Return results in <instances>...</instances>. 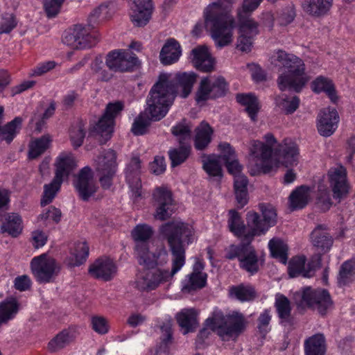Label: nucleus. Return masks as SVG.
<instances>
[{
	"label": "nucleus",
	"instance_id": "8fccbe9b",
	"mask_svg": "<svg viewBox=\"0 0 355 355\" xmlns=\"http://www.w3.org/2000/svg\"><path fill=\"white\" fill-rule=\"evenodd\" d=\"M51 141V137L49 135L33 140L29 145V158L35 159L43 154L49 147Z\"/></svg>",
	"mask_w": 355,
	"mask_h": 355
},
{
	"label": "nucleus",
	"instance_id": "0eeeda50",
	"mask_svg": "<svg viewBox=\"0 0 355 355\" xmlns=\"http://www.w3.org/2000/svg\"><path fill=\"white\" fill-rule=\"evenodd\" d=\"M263 139L266 144L258 140L251 141L249 150L250 159L256 165L257 169L266 173L275 165L272 147L277 143V140L271 133L266 134Z\"/></svg>",
	"mask_w": 355,
	"mask_h": 355
},
{
	"label": "nucleus",
	"instance_id": "680f3d73",
	"mask_svg": "<svg viewBox=\"0 0 355 355\" xmlns=\"http://www.w3.org/2000/svg\"><path fill=\"white\" fill-rule=\"evenodd\" d=\"M108 9L105 4H101L94 8L88 17L89 27L94 28L100 21L105 19L107 16Z\"/></svg>",
	"mask_w": 355,
	"mask_h": 355
},
{
	"label": "nucleus",
	"instance_id": "6e6552de",
	"mask_svg": "<svg viewBox=\"0 0 355 355\" xmlns=\"http://www.w3.org/2000/svg\"><path fill=\"white\" fill-rule=\"evenodd\" d=\"M251 242H241L240 245H232L227 250L226 257L238 259L241 268L253 275L258 272L259 261L254 248Z\"/></svg>",
	"mask_w": 355,
	"mask_h": 355
},
{
	"label": "nucleus",
	"instance_id": "cd10ccee",
	"mask_svg": "<svg viewBox=\"0 0 355 355\" xmlns=\"http://www.w3.org/2000/svg\"><path fill=\"white\" fill-rule=\"evenodd\" d=\"M116 272V267L113 261L109 258H100L89 268V273L96 279L104 281L112 279Z\"/></svg>",
	"mask_w": 355,
	"mask_h": 355
},
{
	"label": "nucleus",
	"instance_id": "a878e982",
	"mask_svg": "<svg viewBox=\"0 0 355 355\" xmlns=\"http://www.w3.org/2000/svg\"><path fill=\"white\" fill-rule=\"evenodd\" d=\"M141 161L139 157H133L126 168V179L132 192L134 201H138L142 196L141 184L137 177L141 168Z\"/></svg>",
	"mask_w": 355,
	"mask_h": 355
},
{
	"label": "nucleus",
	"instance_id": "7ed1b4c3",
	"mask_svg": "<svg viewBox=\"0 0 355 355\" xmlns=\"http://www.w3.org/2000/svg\"><path fill=\"white\" fill-rule=\"evenodd\" d=\"M234 2L235 0H216L204 8L205 26L217 48L227 46L233 42L236 21L232 10Z\"/></svg>",
	"mask_w": 355,
	"mask_h": 355
},
{
	"label": "nucleus",
	"instance_id": "e2e57ef3",
	"mask_svg": "<svg viewBox=\"0 0 355 355\" xmlns=\"http://www.w3.org/2000/svg\"><path fill=\"white\" fill-rule=\"evenodd\" d=\"M85 136V131L81 123L73 126L70 130V139L75 148L80 147Z\"/></svg>",
	"mask_w": 355,
	"mask_h": 355
},
{
	"label": "nucleus",
	"instance_id": "bf43d9fd",
	"mask_svg": "<svg viewBox=\"0 0 355 355\" xmlns=\"http://www.w3.org/2000/svg\"><path fill=\"white\" fill-rule=\"evenodd\" d=\"M162 337L160 346L156 349L155 355H168V344L171 340V325L169 323L164 324L161 327Z\"/></svg>",
	"mask_w": 355,
	"mask_h": 355
},
{
	"label": "nucleus",
	"instance_id": "f704fd0d",
	"mask_svg": "<svg viewBox=\"0 0 355 355\" xmlns=\"http://www.w3.org/2000/svg\"><path fill=\"white\" fill-rule=\"evenodd\" d=\"M332 3L333 0H304L302 8L309 15L320 17L329 10Z\"/></svg>",
	"mask_w": 355,
	"mask_h": 355
},
{
	"label": "nucleus",
	"instance_id": "864d4df0",
	"mask_svg": "<svg viewBox=\"0 0 355 355\" xmlns=\"http://www.w3.org/2000/svg\"><path fill=\"white\" fill-rule=\"evenodd\" d=\"M355 277V261L349 260L343 263L339 271L338 283L345 286L354 281Z\"/></svg>",
	"mask_w": 355,
	"mask_h": 355
},
{
	"label": "nucleus",
	"instance_id": "c9c22d12",
	"mask_svg": "<svg viewBox=\"0 0 355 355\" xmlns=\"http://www.w3.org/2000/svg\"><path fill=\"white\" fill-rule=\"evenodd\" d=\"M198 312L194 309H182L176 315L179 325L184 330V334L193 331L198 325Z\"/></svg>",
	"mask_w": 355,
	"mask_h": 355
},
{
	"label": "nucleus",
	"instance_id": "a19ab883",
	"mask_svg": "<svg viewBox=\"0 0 355 355\" xmlns=\"http://www.w3.org/2000/svg\"><path fill=\"white\" fill-rule=\"evenodd\" d=\"M239 35L256 36L259 33V24L249 14L237 11Z\"/></svg>",
	"mask_w": 355,
	"mask_h": 355
},
{
	"label": "nucleus",
	"instance_id": "a18cd8bd",
	"mask_svg": "<svg viewBox=\"0 0 355 355\" xmlns=\"http://www.w3.org/2000/svg\"><path fill=\"white\" fill-rule=\"evenodd\" d=\"M275 306L281 323H289L291 321V307L289 300L282 294L275 295Z\"/></svg>",
	"mask_w": 355,
	"mask_h": 355
},
{
	"label": "nucleus",
	"instance_id": "c03bdc74",
	"mask_svg": "<svg viewBox=\"0 0 355 355\" xmlns=\"http://www.w3.org/2000/svg\"><path fill=\"white\" fill-rule=\"evenodd\" d=\"M89 255V246L85 241H79L74 244L71 249V255L69 264L71 266H78L86 261Z\"/></svg>",
	"mask_w": 355,
	"mask_h": 355
},
{
	"label": "nucleus",
	"instance_id": "a211bd4d",
	"mask_svg": "<svg viewBox=\"0 0 355 355\" xmlns=\"http://www.w3.org/2000/svg\"><path fill=\"white\" fill-rule=\"evenodd\" d=\"M302 304L317 309L323 315L331 305L329 293L324 289H312L306 288L302 294Z\"/></svg>",
	"mask_w": 355,
	"mask_h": 355
},
{
	"label": "nucleus",
	"instance_id": "49530a36",
	"mask_svg": "<svg viewBox=\"0 0 355 355\" xmlns=\"http://www.w3.org/2000/svg\"><path fill=\"white\" fill-rule=\"evenodd\" d=\"M311 88L315 93L325 92L331 101H334L336 98L334 84L328 78L318 76L312 82Z\"/></svg>",
	"mask_w": 355,
	"mask_h": 355
},
{
	"label": "nucleus",
	"instance_id": "bb28decb",
	"mask_svg": "<svg viewBox=\"0 0 355 355\" xmlns=\"http://www.w3.org/2000/svg\"><path fill=\"white\" fill-rule=\"evenodd\" d=\"M229 215L227 223L230 231L234 235L240 238L241 242H252L255 236H250L252 233V228L248 225L245 226L241 215L235 210H230Z\"/></svg>",
	"mask_w": 355,
	"mask_h": 355
},
{
	"label": "nucleus",
	"instance_id": "72a5a7b5",
	"mask_svg": "<svg viewBox=\"0 0 355 355\" xmlns=\"http://www.w3.org/2000/svg\"><path fill=\"white\" fill-rule=\"evenodd\" d=\"M76 338V333L73 329H66L55 336L48 344V349L55 352L70 345Z\"/></svg>",
	"mask_w": 355,
	"mask_h": 355
},
{
	"label": "nucleus",
	"instance_id": "473e14b6",
	"mask_svg": "<svg viewBox=\"0 0 355 355\" xmlns=\"http://www.w3.org/2000/svg\"><path fill=\"white\" fill-rule=\"evenodd\" d=\"M305 355H324L327 350L325 338L322 334H316L304 340Z\"/></svg>",
	"mask_w": 355,
	"mask_h": 355
},
{
	"label": "nucleus",
	"instance_id": "4be33fe9",
	"mask_svg": "<svg viewBox=\"0 0 355 355\" xmlns=\"http://www.w3.org/2000/svg\"><path fill=\"white\" fill-rule=\"evenodd\" d=\"M339 116L334 108H324L320 110L317 116V129L319 134L323 137H329L334 134L338 128Z\"/></svg>",
	"mask_w": 355,
	"mask_h": 355
},
{
	"label": "nucleus",
	"instance_id": "7c9ffc66",
	"mask_svg": "<svg viewBox=\"0 0 355 355\" xmlns=\"http://www.w3.org/2000/svg\"><path fill=\"white\" fill-rule=\"evenodd\" d=\"M182 55L180 44L175 39L168 40L163 46L159 58L164 65H169L176 62Z\"/></svg>",
	"mask_w": 355,
	"mask_h": 355
},
{
	"label": "nucleus",
	"instance_id": "c756f323",
	"mask_svg": "<svg viewBox=\"0 0 355 355\" xmlns=\"http://www.w3.org/2000/svg\"><path fill=\"white\" fill-rule=\"evenodd\" d=\"M191 60L193 66L201 71L209 72L214 69V60L206 46L193 49L191 53Z\"/></svg>",
	"mask_w": 355,
	"mask_h": 355
},
{
	"label": "nucleus",
	"instance_id": "3c124183",
	"mask_svg": "<svg viewBox=\"0 0 355 355\" xmlns=\"http://www.w3.org/2000/svg\"><path fill=\"white\" fill-rule=\"evenodd\" d=\"M230 295L232 297H234L241 302H247L255 298L256 292L252 286L241 284L231 287Z\"/></svg>",
	"mask_w": 355,
	"mask_h": 355
},
{
	"label": "nucleus",
	"instance_id": "9b49d317",
	"mask_svg": "<svg viewBox=\"0 0 355 355\" xmlns=\"http://www.w3.org/2000/svg\"><path fill=\"white\" fill-rule=\"evenodd\" d=\"M135 252L139 264L148 268H164L168 261V254L163 245L150 247L147 243H139L136 245Z\"/></svg>",
	"mask_w": 355,
	"mask_h": 355
},
{
	"label": "nucleus",
	"instance_id": "13d9d810",
	"mask_svg": "<svg viewBox=\"0 0 355 355\" xmlns=\"http://www.w3.org/2000/svg\"><path fill=\"white\" fill-rule=\"evenodd\" d=\"M222 161L220 156L217 158L209 157L204 162L203 168L210 177L220 178L222 177V168L220 162Z\"/></svg>",
	"mask_w": 355,
	"mask_h": 355
},
{
	"label": "nucleus",
	"instance_id": "4d7b16f0",
	"mask_svg": "<svg viewBox=\"0 0 355 355\" xmlns=\"http://www.w3.org/2000/svg\"><path fill=\"white\" fill-rule=\"evenodd\" d=\"M62 183V181L54 178L50 184L44 185V194L41 200L42 206H45L51 202L59 191Z\"/></svg>",
	"mask_w": 355,
	"mask_h": 355
},
{
	"label": "nucleus",
	"instance_id": "09e8293b",
	"mask_svg": "<svg viewBox=\"0 0 355 355\" xmlns=\"http://www.w3.org/2000/svg\"><path fill=\"white\" fill-rule=\"evenodd\" d=\"M306 257L304 256H297L293 257L289 262L288 273L291 277L298 275H302L304 277H311V274L308 271L305 266Z\"/></svg>",
	"mask_w": 355,
	"mask_h": 355
},
{
	"label": "nucleus",
	"instance_id": "5701e85b",
	"mask_svg": "<svg viewBox=\"0 0 355 355\" xmlns=\"http://www.w3.org/2000/svg\"><path fill=\"white\" fill-rule=\"evenodd\" d=\"M74 186L83 200H87L96 193L97 186L94 180L92 171L89 167L85 166L80 170Z\"/></svg>",
	"mask_w": 355,
	"mask_h": 355
},
{
	"label": "nucleus",
	"instance_id": "5fc2aeb1",
	"mask_svg": "<svg viewBox=\"0 0 355 355\" xmlns=\"http://www.w3.org/2000/svg\"><path fill=\"white\" fill-rule=\"evenodd\" d=\"M277 105L283 110L286 114L293 113L299 107L300 99L297 96L291 98L286 96H281L275 99Z\"/></svg>",
	"mask_w": 355,
	"mask_h": 355
},
{
	"label": "nucleus",
	"instance_id": "1a4fd4ad",
	"mask_svg": "<svg viewBox=\"0 0 355 355\" xmlns=\"http://www.w3.org/2000/svg\"><path fill=\"white\" fill-rule=\"evenodd\" d=\"M259 209L262 218L255 211H250L246 215L248 225L252 228L250 236L265 234L277 223L276 210L271 205L260 204Z\"/></svg>",
	"mask_w": 355,
	"mask_h": 355
},
{
	"label": "nucleus",
	"instance_id": "423d86ee",
	"mask_svg": "<svg viewBox=\"0 0 355 355\" xmlns=\"http://www.w3.org/2000/svg\"><path fill=\"white\" fill-rule=\"evenodd\" d=\"M221 151L220 158L225 162L230 173L234 177V193L239 208L243 207L248 202V181L244 175L241 174L242 166L236 159L234 150L227 143L219 145Z\"/></svg>",
	"mask_w": 355,
	"mask_h": 355
},
{
	"label": "nucleus",
	"instance_id": "f03ea898",
	"mask_svg": "<svg viewBox=\"0 0 355 355\" xmlns=\"http://www.w3.org/2000/svg\"><path fill=\"white\" fill-rule=\"evenodd\" d=\"M160 232L167 240L172 253L171 269L152 268L144 270L135 282V288L139 291H152L162 284L171 282L185 263V250L182 243L184 241L191 242L193 227L180 220H173L162 225Z\"/></svg>",
	"mask_w": 355,
	"mask_h": 355
},
{
	"label": "nucleus",
	"instance_id": "f257e3e1",
	"mask_svg": "<svg viewBox=\"0 0 355 355\" xmlns=\"http://www.w3.org/2000/svg\"><path fill=\"white\" fill-rule=\"evenodd\" d=\"M196 80L194 73H177L174 78L167 74L159 76L147 98V107L135 119L132 130L137 135H144L150 121H159L168 112L176 95L187 98L191 92Z\"/></svg>",
	"mask_w": 355,
	"mask_h": 355
},
{
	"label": "nucleus",
	"instance_id": "79ce46f5",
	"mask_svg": "<svg viewBox=\"0 0 355 355\" xmlns=\"http://www.w3.org/2000/svg\"><path fill=\"white\" fill-rule=\"evenodd\" d=\"M213 129L205 121H202L196 128L195 147L198 150L205 148L211 141Z\"/></svg>",
	"mask_w": 355,
	"mask_h": 355
},
{
	"label": "nucleus",
	"instance_id": "aec40b11",
	"mask_svg": "<svg viewBox=\"0 0 355 355\" xmlns=\"http://www.w3.org/2000/svg\"><path fill=\"white\" fill-rule=\"evenodd\" d=\"M123 104L121 102L109 103L103 116L96 126V131L106 139L110 138L114 128V118L123 110Z\"/></svg>",
	"mask_w": 355,
	"mask_h": 355
},
{
	"label": "nucleus",
	"instance_id": "f8f14e48",
	"mask_svg": "<svg viewBox=\"0 0 355 355\" xmlns=\"http://www.w3.org/2000/svg\"><path fill=\"white\" fill-rule=\"evenodd\" d=\"M117 169L116 153L112 149L103 151L96 160V170L104 189H109Z\"/></svg>",
	"mask_w": 355,
	"mask_h": 355
},
{
	"label": "nucleus",
	"instance_id": "69168bd1",
	"mask_svg": "<svg viewBox=\"0 0 355 355\" xmlns=\"http://www.w3.org/2000/svg\"><path fill=\"white\" fill-rule=\"evenodd\" d=\"M64 0H44V10L49 17H55L60 11Z\"/></svg>",
	"mask_w": 355,
	"mask_h": 355
},
{
	"label": "nucleus",
	"instance_id": "9d476101",
	"mask_svg": "<svg viewBox=\"0 0 355 355\" xmlns=\"http://www.w3.org/2000/svg\"><path fill=\"white\" fill-rule=\"evenodd\" d=\"M172 133L178 137L180 146L174 148L168 152L169 158L173 167L183 163L189 157L191 146L188 142L191 139V126L187 121H182L173 126L171 129Z\"/></svg>",
	"mask_w": 355,
	"mask_h": 355
},
{
	"label": "nucleus",
	"instance_id": "393cba45",
	"mask_svg": "<svg viewBox=\"0 0 355 355\" xmlns=\"http://www.w3.org/2000/svg\"><path fill=\"white\" fill-rule=\"evenodd\" d=\"M203 263L197 260L193 265V271L187 275L182 281V291L190 293L205 287L207 282V275L202 272Z\"/></svg>",
	"mask_w": 355,
	"mask_h": 355
},
{
	"label": "nucleus",
	"instance_id": "2eb2a0df",
	"mask_svg": "<svg viewBox=\"0 0 355 355\" xmlns=\"http://www.w3.org/2000/svg\"><path fill=\"white\" fill-rule=\"evenodd\" d=\"M96 38L90 31V27L81 24L75 25L72 29L64 32L62 42L64 44L77 49L90 48L95 44Z\"/></svg>",
	"mask_w": 355,
	"mask_h": 355
},
{
	"label": "nucleus",
	"instance_id": "20e7f679",
	"mask_svg": "<svg viewBox=\"0 0 355 355\" xmlns=\"http://www.w3.org/2000/svg\"><path fill=\"white\" fill-rule=\"evenodd\" d=\"M246 325V319L241 313L232 311L225 315L221 310L215 309L205 321V327L200 331L198 338L203 341L211 331H215L223 341H235Z\"/></svg>",
	"mask_w": 355,
	"mask_h": 355
},
{
	"label": "nucleus",
	"instance_id": "6e6d98bb",
	"mask_svg": "<svg viewBox=\"0 0 355 355\" xmlns=\"http://www.w3.org/2000/svg\"><path fill=\"white\" fill-rule=\"evenodd\" d=\"M61 211L51 206L44 209L42 213L38 216L37 220L38 221L42 222L44 226H48L51 221L54 223H58L61 220Z\"/></svg>",
	"mask_w": 355,
	"mask_h": 355
},
{
	"label": "nucleus",
	"instance_id": "412c9836",
	"mask_svg": "<svg viewBox=\"0 0 355 355\" xmlns=\"http://www.w3.org/2000/svg\"><path fill=\"white\" fill-rule=\"evenodd\" d=\"M328 176L334 198L340 200L345 197L349 190L346 169L342 166L331 168L328 172Z\"/></svg>",
	"mask_w": 355,
	"mask_h": 355
},
{
	"label": "nucleus",
	"instance_id": "6ab92c4d",
	"mask_svg": "<svg viewBox=\"0 0 355 355\" xmlns=\"http://www.w3.org/2000/svg\"><path fill=\"white\" fill-rule=\"evenodd\" d=\"M156 207L155 218L160 220L168 218L173 212V200L170 190L165 187L157 188L153 193Z\"/></svg>",
	"mask_w": 355,
	"mask_h": 355
},
{
	"label": "nucleus",
	"instance_id": "b1692460",
	"mask_svg": "<svg viewBox=\"0 0 355 355\" xmlns=\"http://www.w3.org/2000/svg\"><path fill=\"white\" fill-rule=\"evenodd\" d=\"M153 0H134L130 6V19L137 26H144L151 18L153 10Z\"/></svg>",
	"mask_w": 355,
	"mask_h": 355
},
{
	"label": "nucleus",
	"instance_id": "774afa93",
	"mask_svg": "<svg viewBox=\"0 0 355 355\" xmlns=\"http://www.w3.org/2000/svg\"><path fill=\"white\" fill-rule=\"evenodd\" d=\"M270 320L271 315L268 310H265L260 314L258 318V328L262 334L265 335L270 330L269 326Z\"/></svg>",
	"mask_w": 355,
	"mask_h": 355
},
{
	"label": "nucleus",
	"instance_id": "c85d7f7f",
	"mask_svg": "<svg viewBox=\"0 0 355 355\" xmlns=\"http://www.w3.org/2000/svg\"><path fill=\"white\" fill-rule=\"evenodd\" d=\"M54 178L62 182L72 173L77 164L73 155L70 152H62L55 159Z\"/></svg>",
	"mask_w": 355,
	"mask_h": 355
},
{
	"label": "nucleus",
	"instance_id": "052dcab7",
	"mask_svg": "<svg viewBox=\"0 0 355 355\" xmlns=\"http://www.w3.org/2000/svg\"><path fill=\"white\" fill-rule=\"evenodd\" d=\"M153 234L152 228L147 225H138L132 232V236L137 244L146 243L145 241L149 239Z\"/></svg>",
	"mask_w": 355,
	"mask_h": 355
},
{
	"label": "nucleus",
	"instance_id": "e433bc0d",
	"mask_svg": "<svg viewBox=\"0 0 355 355\" xmlns=\"http://www.w3.org/2000/svg\"><path fill=\"white\" fill-rule=\"evenodd\" d=\"M3 107L0 106V119L3 113ZM22 123L21 117H15L12 121L9 122L5 126L0 127V141H6L10 143L16 135L19 133Z\"/></svg>",
	"mask_w": 355,
	"mask_h": 355
},
{
	"label": "nucleus",
	"instance_id": "dca6fc26",
	"mask_svg": "<svg viewBox=\"0 0 355 355\" xmlns=\"http://www.w3.org/2000/svg\"><path fill=\"white\" fill-rule=\"evenodd\" d=\"M273 160L276 166L277 162L286 167L296 166L300 159L297 144L291 139H284L274 150Z\"/></svg>",
	"mask_w": 355,
	"mask_h": 355
},
{
	"label": "nucleus",
	"instance_id": "ea45409f",
	"mask_svg": "<svg viewBox=\"0 0 355 355\" xmlns=\"http://www.w3.org/2000/svg\"><path fill=\"white\" fill-rule=\"evenodd\" d=\"M19 309V304L15 298L0 302V326L14 319Z\"/></svg>",
	"mask_w": 355,
	"mask_h": 355
},
{
	"label": "nucleus",
	"instance_id": "603ef678",
	"mask_svg": "<svg viewBox=\"0 0 355 355\" xmlns=\"http://www.w3.org/2000/svg\"><path fill=\"white\" fill-rule=\"evenodd\" d=\"M268 248L273 257L279 259L284 264L286 263L288 247L282 240L272 239L268 243Z\"/></svg>",
	"mask_w": 355,
	"mask_h": 355
},
{
	"label": "nucleus",
	"instance_id": "4c0bfd02",
	"mask_svg": "<svg viewBox=\"0 0 355 355\" xmlns=\"http://www.w3.org/2000/svg\"><path fill=\"white\" fill-rule=\"evenodd\" d=\"M311 239L313 245L324 252H327L333 243L331 236L322 225L317 227L312 232Z\"/></svg>",
	"mask_w": 355,
	"mask_h": 355
},
{
	"label": "nucleus",
	"instance_id": "39448f33",
	"mask_svg": "<svg viewBox=\"0 0 355 355\" xmlns=\"http://www.w3.org/2000/svg\"><path fill=\"white\" fill-rule=\"evenodd\" d=\"M270 60L272 64L282 71L277 79L282 91L293 89L299 92L308 81L304 63L296 55L278 50L272 53Z\"/></svg>",
	"mask_w": 355,
	"mask_h": 355
},
{
	"label": "nucleus",
	"instance_id": "338daca9",
	"mask_svg": "<svg viewBox=\"0 0 355 355\" xmlns=\"http://www.w3.org/2000/svg\"><path fill=\"white\" fill-rule=\"evenodd\" d=\"M17 25L12 14L6 13L2 15L0 21V33H10Z\"/></svg>",
	"mask_w": 355,
	"mask_h": 355
},
{
	"label": "nucleus",
	"instance_id": "2f4dec72",
	"mask_svg": "<svg viewBox=\"0 0 355 355\" xmlns=\"http://www.w3.org/2000/svg\"><path fill=\"white\" fill-rule=\"evenodd\" d=\"M311 189L306 186H301L294 190L289 196V207L292 210L304 208L311 198Z\"/></svg>",
	"mask_w": 355,
	"mask_h": 355
},
{
	"label": "nucleus",
	"instance_id": "ddd939ff",
	"mask_svg": "<svg viewBox=\"0 0 355 355\" xmlns=\"http://www.w3.org/2000/svg\"><path fill=\"white\" fill-rule=\"evenodd\" d=\"M31 268L35 279L40 283L51 282L60 271L55 260L46 254L34 257L31 262Z\"/></svg>",
	"mask_w": 355,
	"mask_h": 355
},
{
	"label": "nucleus",
	"instance_id": "0e129e2a",
	"mask_svg": "<svg viewBox=\"0 0 355 355\" xmlns=\"http://www.w3.org/2000/svg\"><path fill=\"white\" fill-rule=\"evenodd\" d=\"M91 324L92 329L101 335L106 334L110 329L108 320L102 316H93L91 319Z\"/></svg>",
	"mask_w": 355,
	"mask_h": 355
},
{
	"label": "nucleus",
	"instance_id": "4468645a",
	"mask_svg": "<svg viewBox=\"0 0 355 355\" xmlns=\"http://www.w3.org/2000/svg\"><path fill=\"white\" fill-rule=\"evenodd\" d=\"M226 90L227 84L223 78L212 79L206 77L200 80L195 98L198 104L203 105L209 99L223 96Z\"/></svg>",
	"mask_w": 355,
	"mask_h": 355
},
{
	"label": "nucleus",
	"instance_id": "58836bf2",
	"mask_svg": "<svg viewBox=\"0 0 355 355\" xmlns=\"http://www.w3.org/2000/svg\"><path fill=\"white\" fill-rule=\"evenodd\" d=\"M19 309V304L15 298L0 302V326L14 319Z\"/></svg>",
	"mask_w": 355,
	"mask_h": 355
},
{
	"label": "nucleus",
	"instance_id": "37998d69",
	"mask_svg": "<svg viewBox=\"0 0 355 355\" xmlns=\"http://www.w3.org/2000/svg\"><path fill=\"white\" fill-rule=\"evenodd\" d=\"M1 229L2 232H7L13 237L17 236L23 229L21 216L16 213L8 214Z\"/></svg>",
	"mask_w": 355,
	"mask_h": 355
},
{
	"label": "nucleus",
	"instance_id": "de8ad7c7",
	"mask_svg": "<svg viewBox=\"0 0 355 355\" xmlns=\"http://www.w3.org/2000/svg\"><path fill=\"white\" fill-rule=\"evenodd\" d=\"M237 101L245 107L249 116L254 121L259 110V103L257 97L252 94H241L236 96Z\"/></svg>",
	"mask_w": 355,
	"mask_h": 355
},
{
	"label": "nucleus",
	"instance_id": "f3484780",
	"mask_svg": "<svg viewBox=\"0 0 355 355\" xmlns=\"http://www.w3.org/2000/svg\"><path fill=\"white\" fill-rule=\"evenodd\" d=\"M105 63L110 70L123 72L132 70L139 64V60L131 52L118 49L107 54Z\"/></svg>",
	"mask_w": 355,
	"mask_h": 355
}]
</instances>
